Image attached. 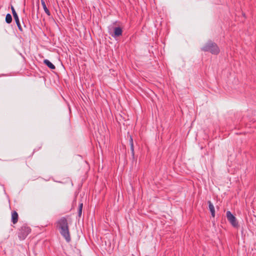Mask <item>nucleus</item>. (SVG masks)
<instances>
[{
	"mask_svg": "<svg viewBox=\"0 0 256 256\" xmlns=\"http://www.w3.org/2000/svg\"><path fill=\"white\" fill-rule=\"evenodd\" d=\"M56 226L66 242H70L71 241V238L67 218L64 216L60 218L56 222Z\"/></svg>",
	"mask_w": 256,
	"mask_h": 256,
	"instance_id": "f257e3e1",
	"label": "nucleus"
},
{
	"mask_svg": "<svg viewBox=\"0 0 256 256\" xmlns=\"http://www.w3.org/2000/svg\"><path fill=\"white\" fill-rule=\"evenodd\" d=\"M208 210H210V212L211 215L212 217L214 218L215 216L214 207L212 203L210 200L208 201Z\"/></svg>",
	"mask_w": 256,
	"mask_h": 256,
	"instance_id": "6e6552de",
	"label": "nucleus"
},
{
	"mask_svg": "<svg viewBox=\"0 0 256 256\" xmlns=\"http://www.w3.org/2000/svg\"><path fill=\"white\" fill-rule=\"evenodd\" d=\"M44 63L51 70H54L56 68V67L54 64H53L49 60H44Z\"/></svg>",
	"mask_w": 256,
	"mask_h": 256,
	"instance_id": "1a4fd4ad",
	"label": "nucleus"
},
{
	"mask_svg": "<svg viewBox=\"0 0 256 256\" xmlns=\"http://www.w3.org/2000/svg\"><path fill=\"white\" fill-rule=\"evenodd\" d=\"M202 51L209 52L212 54L217 55L220 53V50L218 44L212 40H208L201 48Z\"/></svg>",
	"mask_w": 256,
	"mask_h": 256,
	"instance_id": "f03ea898",
	"label": "nucleus"
},
{
	"mask_svg": "<svg viewBox=\"0 0 256 256\" xmlns=\"http://www.w3.org/2000/svg\"><path fill=\"white\" fill-rule=\"evenodd\" d=\"M82 208H83V204L82 202L79 204L78 212V216L79 218L81 217V216H82Z\"/></svg>",
	"mask_w": 256,
	"mask_h": 256,
	"instance_id": "f8f14e48",
	"label": "nucleus"
},
{
	"mask_svg": "<svg viewBox=\"0 0 256 256\" xmlns=\"http://www.w3.org/2000/svg\"><path fill=\"white\" fill-rule=\"evenodd\" d=\"M12 16L10 14H8L6 16V22L7 24H10L12 22Z\"/></svg>",
	"mask_w": 256,
	"mask_h": 256,
	"instance_id": "ddd939ff",
	"label": "nucleus"
},
{
	"mask_svg": "<svg viewBox=\"0 0 256 256\" xmlns=\"http://www.w3.org/2000/svg\"><path fill=\"white\" fill-rule=\"evenodd\" d=\"M41 4L43 7L44 12L48 16H50V12L48 9L47 8L44 0H41Z\"/></svg>",
	"mask_w": 256,
	"mask_h": 256,
	"instance_id": "9d476101",
	"label": "nucleus"
},
{
	"mask_svg": "<svg viewBox=\"0 0 256 256\" xmlns=\"http://www.w3.org/2000/svg\"><path fill=\"white\" fill-rule=\"evenodd\" d=\"M130 150H131L132 154L134 158V143H133L132 138V136H130Z\"/></svg>",
	"mask_w": 256,
	"mask_h": 256,
	"instance_id": "9b49d317",
	"label": "nucleus"
},
{
	"mask_svg": "<svg viewBox=\"0 0 256 256\" xmlns=\"http://www.w3.org/2000/svg\"><path fill=\"white\" fill-rule=\"evenodd\" d=\"M226 214L227 219L230 224L234 228L237 227L238 222L236 216L229 210L226 212Z\"/></svg>",
	"mask_w": 256,
	"mask_h": 256,
	"instance_id": "20e7f679",
	"label": "nucleus"
},
{
	"mask_svg": "<svg viewBox=\"0 0 256 256\" xmlns=\"http://www.w3.org/2000/svg\"><path fill=\"white\" fill-rule=\"evenodd\" d=\"M18 212L15 210L12 211V218H11L12 222L14 224H16V223H17V222L18 221Z\"/></svg>",
	"mask_w": 256,
	"mask_h": 256,
	"instance_id": "0eeeda50",
	"label": "nucleus"
},
{
	"mask_svg": "<svg viewBox=\"0 0 256 256\" xmlns=\"http://www.w3.org/2000/svg\"><path fill=\"white\" fill-rule=\"evenodd\" d=\"M122 30L120 27H115L114 28V34H112L113 37H118L122 35Z\"/></svg>",
	"mask_w": 256,
	"mask_h": 256,
	"instance_id": "423d86ee",
	"label": "nucleus"
},
{
	"mask_svg": "<svg viewBox=\"0 0 256 256\" xmlns=\"http://www.w3.org/2000/svg\"><path fill=\"white\" fill-rule=\"evenodd\" d=\"M11 10H12V12L13 16L16 21V24L18 27V28L20 31L22 32V28L20 25L18 15L17 13L16 12L14 7L12 6H11Z\"/></svg>",
	"mask_w": 256,
	"mask_h": 256,
	"instance_id": "39448f33",
	"label": "nucleus"
},
{
	"mask_svg": "<svg viewBox=\"0 0 256 256\" xmlns=\"http://www.w3.org/2000/svg\"><path fill=\"white\" fill-rule=\"evenodd\" d=\"M30 232V228L26 224H24L18 230V237L20 240H24L26 238Z\"/></svg>",
	"mask_w": 256,
	"mask_h": 256,
	"instance_id": "7ed1b4c3",
	"label": "nucleus"
}]
</instances>
